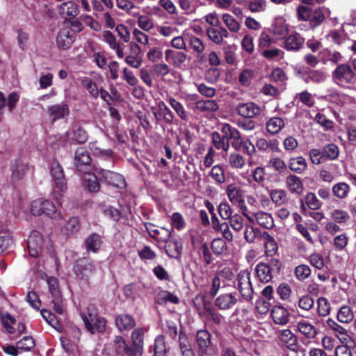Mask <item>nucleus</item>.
<instances>
[{
	"mask_svg": "<svg viewBox=\"0 0 356 356\" xmlns=\"http://www.w3.org/2000/svg\"><path fill=\"white\" fill-rule=\"evenodd\" d=\"M236 113L243 118H255L261 115V107L254 102L239 103L236 107Z\"/></svg>",
	"mask_w": 356,
	"mask_h": 356,
	"instance_id": "9",
	"label": "nucleus"
},
{
	"mask_svg": "<svg viewBox=\"0 0 356 356\" xmlns=\"http://www.w3.org/2000/svg\"><path fill=\"white\" fill-rule=\"evenodd\" d=\"M278 338L282 344L289 350L297 353L298 351V339L295 334L289 329H284L278 332Z\"/></svg>",
	"mask_w": 356,
	"mask_h": 356,
	"instance_id": "12",
	"label": "nucleus"
},
{
	"mask_svg": "<svg viewBox=\"0 0 356 356\" xmlns=\"http://www.w3.org/2000/svg\"><path fill=\"white\" fill-rule=\"evenodd\" d=\"M282 268V262L276 258H272L267 262H259L255 267V273L259 280L268 283L275 277H277Z\"/></svg>",
	"mask_w": 356,
	"mask_h": 356,
	"instance_id": "2",
	"label": "nucleus"
},
{
	"mask_svg": "<svg viewBox=\"0 0 356 356\" xmlns=\"http://www.w3.org/2000/svg\"><path fill=\"white\" fill-rule=\"evenodd\" d=\"M89 147L95 156H102L108 159H113V151L111 149H104L101 148L98 146L97 141L90 142Z\"/></svg>",
	"mask_w": 356,
	"mask_h": 356,
	"instance_id": "41",
	"label": "nucleus"
},
{
	"mask_svg": "<svg viewBox=\"0 0 356 356\" xmlns=\"http://www.w3.org/2000/svg\"><path fill=\"white\" fill-rule=\"evenodd\" d=\"M83 179L85 183V187L90 193H97L100 189V184L98 181V175L95 173L87 172L83 173Z\"/></svg>",
	"mask_w": 356,
	"mask_h": 356,
	"instance_id": "29",
	"label": "nucleus"
},
{
	"mask_svg": "<svg viewBox=\"0 0 356 356\" xmlns=\"http://www.w3.org/2000/svg\"><path fill=\"white\" fill-rule=\"evenodd\" d=\"M322 151L325 160H335L338 158L339 154V149L334 143H330L325 145Z\"/></svg>",
	"mask_w": 356,
	"mask_h": 356,
	"instance_id": "46",
	"label": "nucleus"
},
{
	"mask_svg": "<svg viewBox=\"0 0 356 356\" xmlns=\"http://www.w3.org/2000/svg\"><path fill=\"white\" fill-rule=\"evenodd\" d=\"M288 168L296 174H302L307 169V163L302 156H293L288 161Z\"/></svg>",
	"mask_w": 356,
	"mask_h": 356,
	"instance_id": "26",
	"label": "nucleus"
},
{
	"mask_svg": "<svg viewBox=\"0 0 356 356\" xmlns=\"http://www.w3.org/2000/svg\"><path fill=\"white\" fill-rule=\"evenodd\" d=\"M317 310L320 316H326L330 314V305L327 299L325 297H320L317 301Z\"/></svg>",
	"mask_w": 356,
	"mask_h": 356,
	"instance_id": "59",
	"label": "nucleus"
},
{
	"mask_svg": "<svg viewBox=\"0 0 356 356\" xmlns=\"http://www.w3.org/2000/svg\"><path fill=\"white\" fill-rule=\"evenodd\" d=\"M81 85L89 92V94L95 99L99 96V90L97 84L88 77H83L81 79Z\"/></svg>",
	"mask_w": 356,
	"mask_h": 356,
	"instance_id": "47",
	"label": "nucleus"
},
{
	"mask_svg": "<svg viewBox=\"0 0 356 356\" xmlns=\"http://www.w3.org/2000/svg\"><path fill=\"white\" fill-rule=\"evenodd\" d=\"M75 33L74 31L63 29L60 30L56 36L57 46L63 49H68L74 41Z\"/></svg>",
	"mask_w": 356,
	"mask_h": 356,
	"instance_id": "17",
	"label": "nucleus"
},
{
	"mask_svg": "<svg viewBox=\"0 0 356 356\" xmlns=\"http://www.w3.org/2000/svg\"><path fill=\"white\" fill-rule=\"evenodd\" d=\"M228 220V223L235 232L241 231L245 226V224L244 223V218L243 216L240 214H234Z\"/></svg>",
	"mask_w": 356,
	"mask_h": 356,
	"instance_id": "54",
	"label": "nucleus"
},
{
	"mask_svg": "<svg viewBox=\"0 0 356 356\" xmlns=\"http://www.w3.org/2000/svg\"><path fill=\"white\" fill-rule=\"evenodd\" d=\"M165 60L169 61L172 60L173 65L176 67H180L186 61V55L182 51H177L171 49H167L165 51Z\"/></svg>",
	"mask_w": 356,
	"mask_h": 356,
	"instance_id": "36",
	"label": "nucleus"
},
{
	"mask_svg": "<svg viewBox=\"0 0 356 356\" xmlns=\"http://www.w3.org/2000/svg\"><path fill=\"white\" fill-rule=\"evenodd\" d=\"M211 142L217 149H221L226 152L229 149L230 143L225 140L220 133L218 131H213L211 134Z\"/></svg>",
	"mask_w": 356,
	"mask_h": 356,
	"instance_id": "35",
	"label": "nucleus"
},
{
	"mask_svg": "<svg viewBox=\"0 0 356 356\" xmlns=\"http://www.w3.org/2000/svg\"><path fill=\"white\" fill-rule=\"evenodd\" d=\"M19 99V95L15 92L10 93L8 98H6L4 94L0 92V114L3 113L6 105H7L8 111L13 112Z\"/></svg>",
	"mask_w": 356,
	"mask_h": 356,
	"instance_id": "24",
	"label": "nucleus"
},
{
	"mask_svg": "<svg viewBox=\"0 0 356 356\" xmlns=\"http://www.w3.org/2000/svg\"><path fill=\"white\" fill-rule=\"evenodd\" d=\"M42 238L39 232L33 230L31 232L28 240L27 247L29 253L32 257H38L42 249Z\"/></svg>",
	"mask_w": 356,
	"mask_h": 356,
	"instance_id": "13",
	"label": "nucleus"
},
{
	"mask_svg": "<svg viewBox=\"0 0 356 356\" xmlns=\"http://www.w3.org/2000/svg\"><path fill=\"white\" fill-rule=\"evenodd\" d=\"M256 220L259 225L266 229H271L274 226V220L268 213L260 211L254 214Z\"/></svg>",
	"mask_w": 356,
	"mask_h": 356,
	"instance_id": "39",
	"label": "nucleus"
},
{
	"mask_svg": "<svg viewBox=\"0 0 356 356\" xmlns=\"http://www.w3.org/2000/svg\"><path fill=\"white\" fill-rule=\"evenodd\" d=\"M270 316L275 324L284 325L289 321L290 314L282 305H274L270 312Z\"/></svg>",
	"mask_w": 356,
	"mask_h": 356,
	"instance_id": "19",
	"label": "nucleus"
},
{
	"mask_svg": "<svg viewBox=\"0 0 356 356\" xmlns=\"http://www.w3.org/2000/svg\"><path fill=\"white\" fill-rule=\"evenodd\" d=\"M305 43V38L298 33H293L286 38L284 41V47L287 51H296L302 49Z\"/></svg>",
	"mask_w": 356,
	"mask_h": 356,
	"instance_id": "20",
	"label": "nucleus"
},
{
	"mask_svg": "<svg viewBox=\"0 0 356 356\" xmlns=\"http://www.w3.org/2000/svg\"><path fill=\"white\" fill-rule=\"evenodd\" d=\"M228 161L232 168L241 169L245 164L244 157L238 152H232L229 154Z\"/></svg>",
	"mask_w": 356,
	"mask_h": 356,
	"instance_id": "51",
	"label": "nucleus"
},
{
	"mask_svg": "<svg viewBox=\"0 0 356 356\" xmlns=\"http://www.w3.org/2000/svg\"><path fill=\"white\" fill-rule=\"evenodd\" d=\"M102 211L105 216L114 221H118L121 216V211L111 205H103Z\"/></svg>",
	"mask_w": 356,
	"mask_h": 356,
	"instance_id": "56",
	"label": "nucleus"
},
{
	"mask_svg": "<svg viewBox=\"0 0 356 356\" xmlns=\"http://www.w3.org/2000/svg\"><path fill=\"white\" fill-rule=\"evenodd\" d=\"M196 108L201 112H215L219 106L215 100H199L196 102Z\"/></svg>",
	"mask_w": 356,
	"mask_h": 356,
	"instance_id": "43",
	"label": "nucleus"
},
{
	"mask_svg": "<svg viewBox=\"0 0 356 356\" xmlns=\"http://www.w3.org/2000/svg\"><path fill=\"white\" fill-rule=\"evenodd\" d=\"M165 246V251L170 258L177 259L181 255L182 244L177 239L168 240Z\"/></svg>",
	"mask_w": 356,
	"mask_h": 356,
	"instance_id": "27",
	"label": "nucleus"
},
{
	"mask_svg": "<svg viewBox=\"0 0 356 356\" xmlns=\"http://www.w3.org/2000/svg\"><path fill=\"white\" fill-rule=\"evenodd\" d=\"M49 291L51 296V302L56 313H63V296L59 289L58 280L56 277H50L47 280Z\"/></svg>",
	"mask_w": 356,
	"mask_h": 356,
	"instance_id": "6",
	"label": "nucleus"
},
{
	"mask_svg": "<svg viewBox=\"0 0 356 356\" xmlns=\"http://www.w3.org/2000/svg\"><path fill=\"white\" fill-rule=\"evenodd\" d=\"M195 342L197 345L198 356L207 355L208 348L211 346V334L205 329L198 330L195 334Z\"/></svg>",
	"mask_w": 356,
	"mask_h": 356,
	"instance_id": "10",
	"label": "nucleus"
},
{
	"mask_svg": "<svg viewBox=\"0 0 356 356\" xmlns=\"http://www.w3.org/2000/svg\"><path fill=\"white\" fill-rule=\"evenodd\" d=\"M350 191V186L345 182H339L332 187L333 195L339 199H345Z\"/></svg>",
	"mask_w": 356,
	"mask_h": 356,
	"instance_id": "42",
	"label": "nucleus"
},
{
	"mask_svg": "<svg viewBox=\"0 0 356 356\" xmlns=\"http://www.w3.org/2000/svg\"><path fill=\"white\" fill-rule=\"evenodd\" d=\"M74 165L76 170L81 173H86L92 170V159L89 152L85 147H79L76 149Z\"/></svg>",
	"mask_w": 356,
	"mask_h": 356,
	"instance_id": "7",
	"label": "nucleus"
},
{
	"mask_svg": "<svg viewBox=\"0 0 356 356\" xmlns=\"http://www.w3.org/2000/svg\"><path fill=\"white\" fill-rule=\"evenodd\" d=\"M51 174L53 177L56 188H58L61 193L66 191L67 186L64 170L57 160H54L51 162Z\"/></svg>",
	"mask_w": 356,
	"mask_h": 356,
	"instance_id": "8",
	"label": "nucleus"
},
{
	"mask_svg": "<svg viewBox=\"0 0 356 356\" xmlns=\"http://www.w3.org/2000/svg\"><path fill=\"white\" fill-rule=\"evenodd\" d=\"M284 127V121L279 117L270 118L267 122L266 129L268 133L272 134H277Z\"/></svg>",
	"mask_w": 356,
	"mask_h": 356,
	"instance_id": "37",
	"label": "nucleus"
},
{
	"mask_svg": "<svg viewBox=\"0 0 356 356\" xmlns=\"http://www.w3.org/2000/svg\"><path fill=\"white\" fill-rule=\"evenodd\" d=\"M86 329L90 334L104 333L106 328L107 321L99 316L94 307H88L86 312L81 313Z\"/></svg>",
	"mask_w": 356,
	"mask_h": 356,
	"instance_id": "1",
	"label": "nucleus"
},
{
	"mask_svg": "<svg viewBox=\"0 0 356 356\" xmlns=\"http://www.w3.org/2000/svg\"><path fill=\"white\" fill-rule=\"evenodd\" d=\"M93 170L98 175L100 181H105L109 185L120 188L126 187L127 183L123 175L112 170L104 169L101 167H95Z\"/></svg>",
	"mask_w": 356,
	"mask_h": 356,
	"instance_id": "5",
	"label": "nucleus"
},
{
	"mask_svg": "<svg viewBox=\"0 0 356 356\" xmlns=\"http://www.w3.org/2000/svg\"><path fill=\"white\" fill-rule=\"evenodd\" d=\"M227 195L230 202L233 204H243L244 200L242 198L241 188L234 184H229L226 189Z\"/></svg>",
	"mask_w": 356,
	"mask_h": 356,
	"instance_id": "33",
	"label": "nucleus"
},
{
	"mask_svg": "<svg viewBox=\"0 0 356 356\" xmlns=\"http://www.w3.org/2000/svg\"><path fill=\"white\" fill-rule=\"evenodd\" d=\"M355 78V73L350 65L348 63L339 64L332 72V81L338 86L351 84Z\"/></svg>",
	"mask_w": 356,
	"mask_h": 356,
	"instance_id": "4",
	"label": "nucleus"
},
{
	"mask_svg": "<svg viewBox=\"0 0 356 356\" xmlns=\"http://www.w3.org/2000/svg\"><path fill=\"white\" fill-rule=\"evenodd\" d=\"M270 198L277 206H281L287 202L286 193L282 189L273 190L270 193Z\"/></svg>",
	"mask_w": 356,
	"mask_h": 356,
	"instance_id": "52",
	"label": "nucleus"
},
{
	"mask_svg": "<svg viewBox=\"0 0 356 356\" xmlns=\"http://www.w3.org/2000/svg\"><path fill=\"white\" fill-rule=\"evenodd\" d=\"M17 348L23 351H29L35 347L34 339L29 336L24 337L17 342Z\"/></svg>",
	"mask_w": 356,
	"mask_h": 356,
	"instance_id": "64",
	"label": "nucleus"
},
{
	"mask_svg": "<svg viewBox=\"0 0 356 356\" xmlns=\"http://www.w3.org/2000/svg\"><path fill=\"white\" fill-rule=\"evenodd\" d=\"M58 13L63 18H74L79 13V6L73 1H65L59 6Z\"/></svg>",
	"mask_w": 356,
	"mask_h": 356,
	"instance_id": "23",
	"label": "nucleus"
},
{
	"mask_svg": "<svg viewBox=\"0 0 356 356\" xmlns=\"http://www.w3.org/2000/svg\"><path fill=\"white\" fill-rule=\"evenodd\" d=\"M48 111L51 115L56 118H63L65 115H69L70 110L67 104H55L48 108Z\"/></svg>",
	"mask_w": 356,
	"mask_h": 356,
	"instance_id": "38",
	"label": "nucleus"
},
{
	"mask_svg": "<svg viewBox=\"0 0 356 356\" xmlns=\"http://www.w3.org/2000/svg\"><path fill=\"white\" fill-rule=\"evenodd\" d=\"M297 330L308 339H312L317 335V329L311 323L301 320L297 323Z\"/></svg>",
	"mask_w": 356,
	"mask_h": 356,
	"instance_id": "25",
	"label": "nucleus"
},
{
	"mask_svg": "<svg viewBox=\"0 0 356 356\" xmlns=\"http://www.w3.org/2000/svg\"><path fill=\"white\" fill-rule=\"evenodd\" d=\"M250 273L248 270H242L238 274V289L252 286Z\"/></svg>",
	"mask_w": 356,
	"mask_h": 356,
	"instance_id": "60",
	"label": "nucleus"
},
{
	"mask_svg": "<svg viewBox=\"0 0 356 356\" xmlns=\"http://www.w3.org/2000/svg\"><path fill=\"white\" fill-rule=\"evenodd\" d=\"M353 318V313L349 306H343L340 308L337 314V319L341 323H349Z\"/></svg>",
	"mask_w": 356,
	"mask_h": 356,
	"instance_id": "53",
	"label": "nucleus"
},
{
	"mask_svg": "<svg viewBox=\"0 0 356 356\" xmlns=\"http://www.w3.org/2000/svg\"><path fill=\"white\" fill-rule=\"evenodd\" d=\"M114 348L115 353L119 355L140 356L138 348H132L129 346L121 336H116L114 339Z\"/></svg>",
	"mask_w": 356,
	"mask_h": 356,
	"instance_id": "14",
	"label": "nucleus"
},
{
	"mask_svg": "<svg viewBox=\"0 0 356 356\" xmlns=\"http://www.w3.org/2000/svg\"><path fill=\"white\" fill-rule=\"evenodd\" d=\"M41 315L45 321L53 327L58 330L60 327V323L54 314L48 309H43L41 310Z\"/></svg>",
	"mask_w": 356,
	"mask_h": 356,
	"instance_id": "57",
	"label": "nucleus"
},
{
	"mask_svg": "<svg viewBox=\"0 0 356 356\" xmlns=\"http://www.w3.org/2000/svg\"><path fill=\"white\" fill-rule=\"evenodd\" d=\"M168 302L173 304H178L179 303V298L168 291L163 290L157 293L155 298V302L156 304L163 305Z\"/></svg>",
	"mask_w": 356,
	"mask_h": 356,
	"instance_id": "31",
	"label": "nucleus"
},
{
	"mask_svg": "<svg viewBox=\"0 0 356 356\" xmlns=\"http://www.w3.org/2000/svg\"><path fill=\"white\" fill-rule=\"evenodd\" d=\"M146 231L149 236L159 241L167 243L171 236V232L165 227H161V230L154 229L155 225L152 222H145L144 224Z\"/></svg>",
	"mask_w": 356,
	"mask_h": 356,
	"instance_id": "16",
	"label": "nucleus"
},
{
	"mask_svg": "<svg viewBox=\"0 0 356 356\" xmlns=\"http://www.w3.org/2000/svg\"><path fill=\"white\" fill-rule=\"evenodd\" d=\"M179 6L186 15L195 13L200 6H205L206 3L201 0H179Z\"/></svg>",
	"mask_w": 356,
	"mask_h": 356,
	"instance_id": "28",
	"label": "nucleus"
},
{
	"mask_svg": "<svg viewBox=\"0 0 356 356\" xmlns=\"http://www.w3.org/2000/svg\"><path fill=\"white\" fill-rule=\"evenodd\" d=\"M210 175L218 184H222L225 181L224 169L219 165H214L211 168Z\"/></svg>",
	"mask_w": 356,
	"mask_h": 356,
	"instance_id": "63",
	"label": "nucleus"
},
{
	"mask_svg": "<svg viewBox=\"0 0 356 356\" xmlns=\"http://www.w3.org/2000/svg\"><path fill=\"white\" fill-rule=\"evenodd\" d=\"M168 102L172 106V108L175 110L177 115L185 122L188 120V115L186 112L184 106L179 102L176 100L173 97H170L168 99Z\"/></svg>",
	"mask_w": 356,
	"mask_h": 356,
	"instance_id": "45",
	"label": "nucleus"
},
{
	"mask_svg": "<svg viewBox=\"0 0 356 356\" xmlns=\"http://www.w3.org/2000/svg\"><path fill=\"white\" fill-rule=\"evenodd\" d=\"M143 336L144 332L142 328L135 329L131 333L132 348H138L140 356H142L143 351Z\"/></svg>",
	"mask_w": 356,
	"mask_h": 356,
	"instance_id": "40",
	"label": "nucleus"
},
{
	"mask_svg": "<svg viewBox=\"0 0 356 356\" xmlns=\"http://www.w3.org/2000/svg\"><path fill=\"white\" fill-rule=\"evenodd\" d=\"M325 18V15L320 8L315 9L309 20L310 28L315 29L324 22Z\"/></svg>",
	"mask_w": 356,
	"mask_h": 356,
	"instance_id": "49",
	"label": "nucleus"
},
{
	"mask_svg": "<svg viewBox=\"0 0 356 356\" xmlns=\"http://www.w3.org/2000/svg\"><path fill=\"white\" fill-rule=\"evenodd\" d=\"M115 325L120 332L129 331L136 326V321L133 316L128 314H120L116 316Z\"/></svg>",
	"mask_w": 356,
	"mask_h": 356,
	"instance_id": "18",
	"label": "nucleus"
},
{
	"mask_svg": "<svg viewBox=\"0 0 356 356\" xmlns=\"http://www.w3.org/2000/svg\"><path fill=\"white\" fill-rule=\"evenodd\" d=\"M219 129L220 134L223 136L225 140H227L229 143L232 141L234 136L237 134L238 130L231 126L228 123H222L220 125Z\"/></svg>",
	"mask_w": 356,
	"mask_h": 356,
	"instance_id": "48",
	"label": "nucleus"
},
{
	"mask_svg": "<svg viewBox=\"0 0 356 356\" xmlns=\"http://www.w3.org/2000/svg\"><path fill=\"white\" fill-rule=\"evenodd\" d=\"M102 243V236L97 233H92L86 239V250L95 253L101 248Z\"/></svg>",
	"mask_w": 356,
	"mask_h": 356,
	"instance_id": "30",
	"label": "nucleus"
},
{
	"mask_svg": "<svg viewBox=\"0 0 356 356\" xmlns=\"http://www.w3.org/2000/svg\"><path fill=\"white\" fill-rule=\"evenodd\" d=\"M285 184L292 194L300 195L305 189L302 179L293 174L286 177Z\"/></svg>",
	"mask_w": 356,
	"mask_h": 356,
	"instance_id": "21",
	"label": "nucleus"
},
{
	"mask_svg": "<svg viewBox=\"0 0 356 356\" xmlns=\"http://www.w3.org/2000/svg\"><path fill=\"white\" fill-rule=\"evenodd\" d=\"M202 316L205 317L209 322L217 325H220L224 320L223 316L216 308L205 313Z\"/></svg>",
	"mask_w": 356,
	"mask_h": 356,
	"instance_id": "61",
	"label": "nucleus"
},
{
	"mask_svg": "<svg viewBox=\"0 0 356 356\" xmlns=\"http://www.w3.org/2000/svg\"><path fill=\"white\" fill-rule=\"evenodd\" d=\"M154 352V356H167L166 345L164 337L159 335L154 340V345L149 347V352Z\"/></svg>",
	"mask_w": 356,
	"mask_h": 356,
	"instance_id": "34",
	"label": "nucleus"
},
{
	"mask_svg": "<svg viewBox=\"0 0 356 356\" xmlns=\"http://www.w3.org/2000/svg\"><path fill=\"white\" fill-rule=\"evenodd\" d=\"M192 305L200 316L216 308L212 302L207 299V295L203 293L197 294L192 300Z\"/></svg>",
	"mask_w": 356,
	"mask_h": 356,
	"instance_id": "15",
	"label": "nucleus"
},
{
	"mask_svg": "<svg viewBox=\"0 0 356 356\" xmlns=\"http://www.w3.org/2000/svg\"><path fill=\"white\" fill-rule=\"evenodd\" d=\"M326 323L327 325L336 332V336L342 343L347 342L348 339H350L347 330L335 321L332 318H328Z\"/></svg>",
	"mask_w": 356,
	"mask_h": 356,
	"instance_id": "32",
	"label": "nucleus"
},
{
	"mask_svg": "<svg viewBox=\"0 0 356 356\" xmlns=\"http://www.w3.org/2000/svg\"><path fill=\"white\" fill-rule=\"evenodd\" d=\"M211 249L214 254L220 256L227 251V245L225 240L216 238L212 241Z\"/></svg>",
	"mask_w": 356,
	"mask_h": 356,
	"instance_id": "50",
	"label": "nucleus"
},
{
	"mask_svg": "<svg viewBox=\"0 0 356 356\" xmlns=\"http://www.w3.org/2000/svg\"><path fill=\"white\" fill-rule=\"evenodd\" d=\"M236 293H225L220 294L214 300V305L220 310H229L237 304Z\"/></svg>",
	"mask_w": 356,
	"mask_h": 356,
	"instance_id": "11",
	"label": "nucleus"
},
{
	"mask_svg": "<svg viewBox=\"0 0 356 356\" xmlns=\"http://www.w3.org/2000/svg\"><path fill=\"white\" fill-rule=\"evenodd\" d=\"M44 214L49 216L51 219L59 220L61 218V213L59 210H58L55 206V204L48 200H44Z\"/></svg>",
	"mask_w": 356,
	"mask_h": 356,
	"instance_id": "44",
	"label": "nucleus"
},
{
	"mask_svg": "<svg viewBox=\"0 0 356 356\" xmlns=\"http://www.w3.org/2000/svg\"><path fill=\"white\" fill-rule=\"evenodd\" d=\"M95 261L87 257L79 258L75 261L73 272L77 279L89 285L90 280L96 274Z\"/></svg>",
	"mask_w": 356,
	"mask_h": 356,
	"instance_id": "3",
	"label": "nucleus"
},
{
	"mask_svg": "<svg viewBox=\"0 0 356 356\" xmlns=\"http://www.w3.org/2000/svg\"><path fill=\"white\" fill-rule=\"evenodd\" d=\"M13 181H19L24 178V175L29 170L27 163L23 162L20 159L15 160L11 165Z\"/></svg>",
	"mask_w": 356,
	"mask_h": 356,
	"instance_id": "22",
	"label": "nucleus"
},
{
	"mask_svg": "<svg viewBox=\"0 0 356 356\" xmlns=\"http://www.w3.org/2000/svg\"><path fill=\"white\" fill-rule=\"evenodd\" d=\"M153 114L156 121L164 120L168 124L173 123L175 116L170 110H168V113L163 110H159L153 112Z\"/></svg>",
	"mask_w": 356,
	"mask_h": 356,
	"instance_id": "58",
	"label": "nucleus"
},
{
	"mask_svg": "<svg viewBox=\"0 0 356 356\" xmlns=\"http://www.w3.org/2000/svg\"><path fill=\"white\" fill-rule=\"evenodd\" d=\"M312 13V8L306 6L299 5L296 8V17L300 22L309 21Z\"/></svg>",
	"mask_w": 356,
	"mask_h": 356,
	"instance_id": "55",
	"label": "nucleus"
},
{
	"mask_svg": "<svg viewBox=\"0 0 356 356\" xmlns=\"http://www.w3.org/2000/svg\"><path fill=\"white\" fill-rule=\"evenodd\" d=\"M222 20L230 31L236 33L239 31L240 24L231 15L224 14Z\"/></svg>",
	"mask_w": 356,
	"mask_h": 356,
	"instance_id": "62",
	"label": "nucleus"
}]
</instances>
